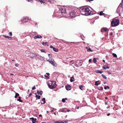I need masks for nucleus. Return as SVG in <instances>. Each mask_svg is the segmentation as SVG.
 Segmentation results:
<instances>
[{
    "label": "nucleus",
    "mask_w": 123,
    "mask_h": 123,
    "mask_svg": "<svg viewBox=\"0 0 123 123\" xmlns=\"http://www.w3.org/2000/svg\"><path fill=\"white\" fill-rule=\"evenodd\" d=\"M80 11L81 14L85 15H90L91 12V11L88 7L82 8L80 9Z\"/></svg>",
    "instance_id": "obj_1"
},
{
    "label": "nucleus",
    "mask_w": 123,
    "mask_h": 123,
    "mask_svg": "<svg viewBox=\"0 0 123 123\" xmlns=\"http://www.w3.org/2000/svg\"><path fill=\"white\" fill-rule=\"evenodd\" d=\"M119 21L118 19H114L111 22V26L112 27L116 26L119 25Z\"/></svg>",
    "instance_id": "obj_2"
},
{
    "label": "nucleus",
    "mask_w": 123,
    "mask_h": 123,
    "mask_svg": "<svg viewBox=\"0 0 123 123\" xmlns=\"http://www.w3.org/2000/svg\"><path fill=\"white\" fill-rule=\"evenodd\" d=\"M48 84L49 87L51 89H53L55 88L56 85L54 82H52L51 81H49L48 82Z\"/></svg>",
    "instance_id": "obj_3"
},
{
    "label": "nucleus",
    "mask_w": 123,
    "mask_h": 123,
    "mask_svg": "<svg viewBox=\"0 0 123 123\" xmlns=\"http://www.w3.org/2000/svg\"><path fill=\"white\" fill-rule=\"evenodd\" d=\"M49 57V58L50 59L48 60L47 61L49 62L52 65L55 66H56V64L55 62V61H54V60L52 59L51 57V55L50 54H48Z\"/></svg>",
    "instance_id": "obj_4"
},
{
    "label": "nucleus",
    "mask_w": 123,
    "mask_h": 123,
    "mask_svg": "<svg viewBox=\"0 0 123 123\" xmlns=\"http://www.w3.org/2000/svg\"><path fill=\"white\" fill-rule=\"evenodd\" d=\"M25 53L26 55L30 54L29 55H28V56L32 58L36 56V55L35 54L33 53H31L28 51H26L25 52Z\"/></svg>",
    "instance_id": "obj_5"
},
{
    "label": "nucleus",
    "mask_w": 123,
    "mask_h": 123,
    "mask_svg": "<svg viewBox=\"0 0 123 123\" xmlns=\"http://www.w3.org/2000/svg\"><path fill=\"white\" fill-rule=\"evenodd\" d=\"M76 13V12L74 11H72L70 13V17L71 18L74 17L75 16Z\"/></svg>",
    "instance_id": "obj_6"
},
{
    "label": "nucleus",
    "mask_w": 123,
    "mask_h": 123,
    "mask_svg": "<svg viewBox=\"0 0 123 123\" xmlns=\"http://www.w3.org/2000/svg\"><path fill=\"white\" fill-rule=\"evenodd\" d=\"M59 12L62 13H65L66 12V10L65 9L60 7L59 8Z\"/></svg>",
    "instance_id": "obj_7"
},
{
    "label": "nucleus",
    "mask_w": 123,
    "mask_h": 123,
    "mask_svg": "<svg viewBox=\"0 0 123 123\" xmlns=\"http://www.w3.org/2000/svg\"><path fill=\"white\" fill-rule=\"evenodd\" d=\"M65 87L66 89L68 90H70L71 89V86L69 85H68L67 86H66Z\"/></svg>",
    "instance_id": "obj_8"
},
{
    "label": "nucleus",
    "mask_w": 123,
    "mask_h": 123,
    "mask_svg": "<svg viewBox=\"0 0 123 123\" xmlns=\"http://www.w3.org/2000/svg\"><path fill=\"white\" fill-rule=\"evenodd\" d=\"M42 36L40 35H37V36H35L34 37V39H36L37 38H42Z\"/></svg>",
    "instance_id": "obj_9"
},
{
    "label": "nucleus",
    "mask_w": 123,
    "mask_h": 123,
    "mask_svg": "<svg viewBox=\"0 0 123 123\" xmlns=\"http://www.w3.org/2000/svg\"><path fill=\"white\" fill-rule=\"evenodd\" d=\"M108 29L106 28H102L101 30V31L102 32H103L104 31H106L108 30Z\"/></svg>",
    "instance_id": "obj_10"
},
{
    "label": "nucleus",
    "mask_w": 123,
    "mask_h": 123,
    "mask_svg": "<svg viewBox=\"0 0 123 123\" xmlns=\"http://www.w3.org/2000/svg\"><path fill=\"white\" fill-rule=\"evenodd\" d=\"M28 18H27V17H25V18H24L23 20V21H23V22H26V21H27V20H28Z\"/></svg>",
    "instance_id": "obj_11"
},
{
    "label": "nucleus",
    "mask_w": 123,
    "mask_h": 123,
    "mask_svg": "<svg viewBox=\"0 0 123 123\" xmlns=\"http://www.w3.org/2000/svg\"><path fill=\"white\" fill-rule=\"evenodd\" d=\"M103 69H106L109 68V67L108 66H104L103 67Z\"/></svg>",
    "instance_id": "obj_12"
},
{
    "label": "nucleus",
    "mask_w": 123,
    "mask_h": 123,
    "mask_svg": "<svg viewBox=\"0 0 123 123\" xmlns=\"http://www.w3.org/2000/svg\"><path fill=\"white\" fill-rule=\"evenodd\" d=\"M74 76L73 75L72 77H71V79H70V81L71 82H72L74 81Z\"/></svg>",
    "instance_id": "obj_13"
},
{
    "label": "nucleus",
    "mask_w": 123,
    "mask_h": 123,
    "mask_svg": "<svg viewBox=\"0 0 123 123\" xmlns=\"http://www.w3.org/2000/svg\"><path fill=\"white\" fill-rule=\"evenodd\" d=\"M68 121L66 120L65 121H61V123H67L68 122Z\"/></svg>",
    "instance_id": "obj_14"
},
{
    "label": "nucleus",
    "mask_w": 123,
    "mask_h": 123,
    "mask_svg": "<svg viewBox=\"0 0 123 123\" xmlns=\"http://www.w3.org/2000/svg\"><path fill=\"white\" fill-rule=\"evenodd\" d=\"M17 100L21 102H23L22 100L21 99V97H18V99H17Z\"/></svg>",
    "instance_id": "obj_15"
},
{
    "label": "nucleus",
    "mask_w": 123,
    "mask_h": 123,
    "mask_svg": "<svg viewBox=\"0 0 123 123\" xmlns=\"http://www.w3.org/2000/svg\"><path fill=\"white\" fill-rule=\"evenodd\" d=\"M99 80L96 81L95 82V85L96 86H98L100 84L99 83H98V82H99Z\"/></svg>",
    "instance_id": "obj_16"
},
{
    "label": "nucleus",
    "mask_w": 123,
    "mask_h": 123,
    "mask_svg": "<svg viewBox=\"0 0 123 123\" xmlns=\"http://www.w3.org/2000/svg\"><path fill=\"white\" fill-rule=\"evenodd\" d=\"M53 50L54 51L56 52H57L58 51V50L55 48H53Z\"/></svg>",
    "instance_id": "obj_17"
},
{
    "label": "nucleus",
    "mask_w": 123,
    "mask_h": 123,
    "mask_svg": "<svg viewBox=\"0 0 123 123\" xmlns=\"http://www.w3.org/2000/svg\"><path fill=\"white\" fill-rule=\"evenodd\" d=\"M40 2H41V3H43L44 5L46 4V3L43 1V0H38Z\"/></svg>",
    "instance_id": "obj_18"
},
{
    "label": "nucleus",
    "mask_w": 123,
    "mask_h": 123,
    "mask_svg": "<svg viewBox=\"0 0 123 123\" xmlns=\"http://www.w3.org/2000/svg\"><path fill=\"white\" fill-rule=\"evenodd\" d=\"M112 55L115 58H117V55L116 54L113 53L112 54Z\"/></svg>",
    "instance_id": "obj_19"
},
{
    "label": "nucleus",
    "mask_w": 123,
    "mask_h": 123,
    "mask_svg": "<svg viewBox=\"0 0 123 123\" xmlns=\"http://www.w3.org/2000/svg\"><path fill=\"white\" fill-rule=\"evenodd\" d=\"M103 12L102 11L100 12L99 14V15L101 16L103 15H104L105 14L104 13H103Z\"/></svg>",
    "instance_id": "obj_20"
},
{
    "label": "nucleus",
    "mask_w": 123,
    "mask_h": 123,
    "mask_svg": "<svg viewBox=\"0 0 123 123\" xmlns=\"http://www.w3.org/2000/svg\"><path fill=\"white\" fill-rule=\"evenodd\" d=\"M19 94L17 93H15V98H16L17 97V96H19Z\"/></svg>",
    "instance_id": "obj_21"
},
{
    "label": "nucleus",
    "mask_w": 123,
    "mask_h": 123,
    "mask_svg": "<svg viewBox=\"0 0 123 123\" xmlns=\"http://www.w3.org/2000/svg\"><path fill=\"white\" fill-rule=\"evenodd\" d=\"M93 62L94 63H96L97 62L95 58H94L93 59Z\"/></svg>",
    "instance_id": "obj_22"
},
{
    "label": "nucleus",
    "mask_w": 123,
    "mask_h": 123,
    "mask_svg": "<svg viewBox=\"0 0 123 123\" xmlns=\"http://www.w3.org/2000/svg\"><path fill=\"white\" fill-rule=\"evenodd\" d=\"M83 85H81V86H79V87L80 89H81V90H83V89H82V88H83Z\"/></svg>",
    "instance_id": "obj_23"
},
{
    "label": "nucleus",
    "mask_w": 123,
    "mask_h": 123,
    "mask_svg": "<svg viewBox=\"0 0 123 123\" xmlns=\"http://www.w3.org/2000/svg\"><path fill=\"white\" fill-rule=\"evenodd\" d=\"M87 51L92 52V50L91 48H89L88 49H87Z\"/></svg>",
    "instance_id": "obj_24"
},
{
    "label": "nucleus",
    "mask_w": 123,
    "mask_h": 123,
    "mask_svg": "<svg viewBox=\"0 0 123 123\" xmlns=\"http://www.w3.org/2000/svg\"><path fill=\"white\" fill-rule=\"evenodd\" d=\"M104 79H106L107 78V77L105 75L103 74H102V75Z\"/></svg>",
    "instance_id": "obj_25"
},
{
    "label": "nucleus",
    "mask_w": 123,
    "mask_h": 123,
    "mask_svg": "<svg viewBox=\"0 0 123 123\" xmlns=\"http://www.w3.org/2000/svg\"><path fill=\"white\" fill-rule=\"evenodd\" d=\"M42 101H43V104H44L45 103V98H43L42 99Z\"/></svg>",
    "instance_id": "obj_26"
},
{
    "label": "nucleus",
    "mask_w": 123,
    "mask_h": 123,
    "mask_svg": "<svg viewBox=\"0 0 123 123\" xmlns=\"http://www.w3.org/2000/svg\"><path fill=\"white\" fill-rule=\"evenodd\" d=\"M36 98H38V99H39L40 97V96L38 95H36Z\"/></svg>",
    "instance_id": "obj_27"
},
{
    "label": "nucleus",
    "mask_w": 123,
    "mask_h": 123,
    "mask_svg": "<svg viewBox=\"0 0 123 123\" xmlns=\"http://www.w3.org/2000/svg\"><path fill=\"white\" fill-rule=\"evenodd\" d=\"M103 72V71H99V70H98L97 71V73H100V74H101V73H102Z\"/></svg>",
    "instance_id": "obj_28"
},
{
    "label": "nucleus",
    "mask_w": 123,
    "mask_h": 123,
    "mask_svg": "<svg viewBox=\"0 0 123 123\" xmlns=\"http://www.w3.org/2000/svg\"><path fill=\"white\" fill-rule=\"evenodd\" d=\"M47 42H45L42 43V44L43 45H45L47 44Z\"/></svg>",
    "instance_id": "obj_29"
},
{
    "label": "nucleus",
    "mask_w": 123,
    "mask_h": 123,
    "mask_svg": "<svg viewBox=\"0 0 123 123\" xmlns=\"http://www.w3.org/2000/svg\"><path fill=\"white\" fill-rule=\"evenodd\" d=\"M121 4V7L123 9V0H122Z\"/></svg>",
    "instance_id": "obj_30"
},
{
    "label": "nucleus",
    "mask_w": 123,
    "mask_h": 123,
    "mask_svg": "<svg viewBox=\"0 0 123 123\" xmlns=\"http://www.w3.org/2000/svg\"><path fill=\"white\" fill-rule=\"evenodd\" d=\"M36 118H35V119L32 120V122L33 123H35V122H36Z\"/></svg>",
    "instance_id": "obj_31"
},
{
    "label": "nucleus",
    "mask_w": 123,
    "mask_h": 123,
    "mask_svg": "<svg viewBox=\"0 0 123 123\" xmlns=\"http://www.w3.org/2000/svg\"><path fill=\"white\" fill-rule=\"evenodd\" d=\"M80 36L82 38V39L83 40V38H84V37L83 36V35H80Z\"/></svg>",
    "instance_id": "obj_32"
},
{
    "label": "nucleus",
    "mask_w": 123,
    "mask_h": 123,
    "mask_svg": "<svg viewBox=\"0 0 123 123\" xmlns=\"http://www.w3.org/2000/svg\"><path fill=\"white\" fill-rule=\"evenodd\" d=\"M62 101L63 102H65L66 101V100H65V99L64 98H63L62 99Z\"/></svg>",
    "instance_id": "obj_33"
},
{
    "label": "nucleus",
    "mask_w": 123,
    "mask_h": 123,
    "mask_svg": "<svg viewBox=\"0 0 123 123\" xmlns=\"http://www.w3.org/2000/svg\"><path fill=\"white\" fill-rule=\"evenodd\" d=\"M41 52H45V50L43 49H41Z\"/></svg>",
    "instance_id": "obj_34"
},
{
    "label": "nucleus",
    "mask_w": 123,
    "mask_h": 123,
    "mask_svg": "<svg viewBox=\"0 0 123 123\" xmlns=\"http://www.w3.org/2000/svg\"><path fill=\"white\" fill-rule=\"evenodd\" d=\"M55 123H61V121H57L55 122Z\"/></svg>",
    "instance_id": "obj_35"
},
{
    "label": "nucleus",
    "mask_w": 123,
    "mask_h": 123,
    "mask_svg": "<svg viewBox=\"0 0 123 123\" xmlns=\"http://www.w3.org/2000/svg\"><path fill=\"white\" fill-rule=\"evenodd\" d=\"M3 37H5V38H8V36H5V35H3Z\"/></svg>",
    "instance_id": "obj_36"
},
{
    "label": "nucleus",
    "mask_w": 123,
    "mask_h": 123,
    "mask_svg": "<svg viewBox=\"0 0 123 123\" xmlns=\"http://www.w3.org/2000/svg\"><path fill=\"white\" fill-rule=\"evenodd\" d=\"M12 37H8V39L10 40H11L12 39Z\"/></svg>",
    "instance_id": "obj_37"
},
{
    "label": "nucleus",
    "mask_w": 123,
    "mask_h": 123,
    "mask_svg": "<svg viewBox=\"0 0 123 123\" xmlns=\"http://www.w3.org/2000/svg\"><path fill=\"white\" fill-rule=\"evenodd\" d=\"M43 93V92L42 91H41L39 92V94L40 95H41Z\"/></svg>",
    "instance_id": "obj_38"
},
{
    "label": "nucleus",
    "mask_w": 123,
    "mask_h": 123,
    "mask_svg": "<svg viewBox=\"0 0 123 123\" xmlns=\"http://www.w3.org/2000/svg\"><path fill=\"white\" fill-rule=\"evenodd\" d=\"M35 89V86H34V87H33L32 88V89L33 90H34Z\"/></svg>",
    "instance_id": "obj_39"
},
{
    "label": "nucleus",
    "mask_w": 123,
    "mask_h": 123,
    "mask_svg": "<svg viewBox=\"0 0 123 123\" xmlns=\"http://www.w3.org/2000/svg\"><path fill=\"white\" fill-rule=\"evenodd\" d=\"M9 34L10 36H12V33L11 32H10L9 33Z\"/></svg>",
    "instance_id": "obj_40"
},
{
    "label": "nucleus",
    "mask_w": 123,
    "mask_h": 123,
    "mask_svg": "<svg viewBox=\"0 0 123 123\" xmlns=\"http://www.w3.org/2000/svg\"><path fill=\"white\" fill-rule=\"evenodd\" d=\"M92 61V59H89V62H91Z\"/></svg>",
    "instance_id": "obj_41"
},
{
    "label": "nucleus",
    "mask_w": 123,
    "mask_h": 123,
    "mask_svg": "<svg viewBox=\"0 0 123 123\" xmlns=\"http://www.w3.org/2000/svg\"><path fill=\"white\" fill-rule=\"evenodd\" d=\"M18 64H15V66L16 67H18Z\"/></svg>",
    "instance_id": "obj_42"
},
{
    "label": "nucleus",
    "mask_w": 123,
    "mask_h": 123,
    "mask_svg": "<svg viewBox=\"0 0 123 123\" xmlns=\"http://www.w3.org/2000/svg\"><path fill=\"white\" fill-rule=\"evenodd\" d=\"M79 64L80 66H81V65H82V63H81V62H80Z\"/></svg>",
    "instance_id": "obj_43"
},
{
    "label": "nucleus",
    "mask_w": 123,
    "mask_h": 123,
    "mask_svg": "<svg viewBox=\"0 0 123 123\" xmlns=\"http://www.w3.org/2000/svg\"><path fill=\"white\" fill-rule=\"evenodd\" d=\"M50 48H54L52 45H50Z\"/></svg>",
    "instance_id": "obj_44"
},
{
    "label": "nucleus",
    "mask_w": 123,
    "mask_h": 123,
    "mask_svg": "<svg viewBox=\"0 0 123 123\" xmlns=\"http://www.w3.org/2000/svg\"><path fill=\"white\" fill-rule=\"evenodd\" d=\"M46 74L48 76L49 75V73H46Z\"/></svg>",
    "instance_id": "obj_45"
},
{
    "label": "nucleus",
    "mask_w": 123,
    "mask_h": 123,
    "mask_svg": "<svg viewBox=\"0 0 123 123\" xmlns=\"http://www.w3.org/2000/svg\"><path fill=\"white\" fill-rule=\"evenodd\" d=\"M37 93L38 94H39V92L38 91H37Z\"/></svg>",
    "instance_id": "obj_46"
},
{
    "label": "nucleus",
    "mask_w": 123,
    "mask_h": 123,
    "mask_svg": "<svg viewBox=\"0 0 123 123\" xmlns=\"http://www.w3.org/2000/svg\"><path fill=\"white\" fill-rule=\"evenodd\" d=\"M30 119H32V120H34V119H34V118L33 117H32V118H30Z\"/></svg>",
    "instance_id": "obj_47"
},
{
    "label": "nucleus",
    "mask_w": 123,
    "mask_h": 123,
    "mask_svg": "<svg viewBox=\"0 0 123 123\" xmlns=\"http://www.w3.org/2000/svg\"><path fill=\"white\" fill-rule=\"evenodd\" d=\"M32 95V93H31L29 94V97L30 96Z\"/></svg>",
    "instance_id": "obj_48"
},
{
    "label": "nucleus",
    "mask_w": 123,
    "mask_h": 123,
    "mask_svg": "<svg viewBox=\"0 0 123 123\" xmlns=\"http://www.w3.org/2000/svg\"><path fill=\"white\" fill-rule=\"evenodd\" d=\"M88 1L90 2V1H92L93 0H87Z\"/></svg>",
    "instance_id": "obj_49"
},
{
    "label": "nucleus",
    "mask_w": 123,
    "mask_h": 123,
    "mask_svg": "<svg viewBox=\"0 0 123 123\" xmlns=\"http://www.w3.org/2000/svg\"><path fill=\"white\" fill-rule=\"evenodd\" d=\"M113 35V33L112 32H111L110 34V35Z\"/></svg>",
    "instance_id": "obj_50"
},
{
    "label": "nucleus",
    "mask_w": 123,
    "mask_h": 123,
    "mask_svg": "<svg viewBox=\"0 0 123 123\" xmlns=\"http://www.w3.org/2000/svg\"><path fill=\"white\" fill-rule=\"evenodd\" d=\"M101 90H102L103 89V88L102 87H101Z\"/></svg>",
    "instance_id": "obj_51"
},
{
    "label": "nucleus",
    "mask_w": 123,
    "mask_h": 123,
    "mask_svg": "<svg viewBox=\"0 0 123 123\" xmlns=\"http://www.w3.org/2000/svg\"><path fill=\"white\" fill-rule=\"evenodd\" d=\"M104 88L105 89H107V87H106V86H105L104 87Z\"/></svg>",
    "instance_id": "obj_52"
},
{
    "label": "nucleus",
    "mask_w": 123,
    "mask_h": 123,
    "mask_svg": "<svg viewBox=\"0 0 123 123\" xmlns=\"http://www.w3.org/2000/svg\"><path fill=\"white\" fill-rule=\"evenodd\" d=\"M110 115V113H108V114H107V115L108 116H109Z\"/></svg>",
    "instance_id": "obj_53"
},
{
    "label": "nucleus",
    "mask_w": 123,
    "mask_h": 123,
    "mask_svg": "<svg viewBox=\"0 0 123 123\" xmlns=\"http://www.w3.org/2000/svg\"><path fill=\"white\" fill-rule=\"evenodd\" d=\"M10 74V75H14L13 74H11V73Z\"/></svg>",
    "instance_id": "obj_54"
},
{
    "label": "nucleus",
    "mask_w": 123,
    "mask_h": 123,
    "mask_svg": "<svg viewBox=\"0 0 123 123\" xmlns=\"http://www.w3.org/2000/svg\"><path fill=\"white\" fill-rule=\"evenodd\" d=\"M106 87H107V88H108V89H109L110 88L108 86H106Z\"/></svg>",
    "instance_id": "obj_55"
},
{
    "label": "nucleus",
    "mask_w": 123,
    "mask_h": 123,
    "mask_svg": "<svg viewBox=\"0 0 123 123\" xmlns=\"http://www.w3.org/2000/svg\"><path fill=\"white\" fill-rule=\"evenodd\" d=\"M42 116V115L41 114L39 115V117H41Z\"/></svg>",
    "instance_id": "obj_56"
},
{
    "label": "nucleus",
    "mask_w": 123,
    "mask_h": 123,
    "mask_svg": "<svg viewBox=\"0 0 123 123\" xmlns=\"http://www.w3.org/2000/svg\"><path fill=\"white\" fill-rule=\"evenodd\" d=\"M54 115H56V112H54Z\"/></svg>",
    "instance_id": "obj_57"
},
{
    "label": "nucleus",
    "mask_w": 123,
    "mask_h": 123,
    "mask_svg": "<svg viewBox=\"0 0 123 123\" xmlns=\"http://www.w3.org/2000/svg\"><path fill=\"white\" fill-rule=\"evenodd\" d=\"M64 99H65V100H67L68 99V98H64Z\"/></svg>",
    "instance_id": "obj_58"
},
{
    "label": "nucleus",
    "mask_w": 123,
    "mask_h": 123,
    "mask_svg": "<svg viewBox=\"0 0 123 123\" xmlns=\"http://www.w3.org/2000/svg\"><path fill=\"white\" fill-rule=\"evenodd\" d=\"M103 61L104 62H105V61L104 60H103Z\"/></svg>",
    "instance_id": "obj_59"
},
{
    "label": "nucleus",
    "mask_w": 123,
    "mask_h": 123,
    "mask_svg": "<svg viewBox=\"0 0 123 123\" xmlns=\"http://www.w3.org/2000/svg\"><path fill=\"white\" fill-rule=\"evenodd\" d=\"M107 98H107V97H105V99H107Z\"/></svg>",
    "instance_id": "obj_60"
},
{
    "label": "nucleus",
    "mask_w": 123,
    "mask_h": 123,
    "mask_svg": "<svg viewBox=\"0 0 123 123\" xmlns=\"http://www.w3.org/2000/svg\"><path fill=\"white\" fill-rule=\"evenodd\" d=\"M73 61V60H72V61H71L70 62H72Z\"/></svg>",
    "instance_id": "obj_61"
},
{
    "label": "nucleus",
    "mask_w": 123,
    "mask_h": 123,
    "mask_svg": "<svg viewBox=\"0 0 123 123\" xmlns=\"http://www.w3.org/2000/svg\"><path fill=\"white\" fill-rule=\"evenodd\" d=\"M105 105H106L107 104V103L106 102H105Z\"/></svg>",
    "instance_id": "obj_62"
},
{
    "label": "nucleus",
    "mask_w": 123,
    "mask_h": 123,
    "mask_svg": "<svg viewBox=\"0 0 123 123\" xmlns=\"http://www.w3.org/2000/svg\"><path fill=\"white\" fill-rule=\"evenodd\" d=\"M46 75H44V77H46Z\"/></svg>",
    "instance_id": "obj_63"
},
{
    "label": "nucleus",
    "mask_w": 123,
    "mask_h": 123,
    "mask_svg": "<svg viewBox=\"0 0 123 123\" xmlns=\"http://www.w3.org/2000/svg\"><path fill=\"white\" fill-rule=\"evenodd\" d=\"M106 82H104L103 83H104V84H106Z\"/></svg>",
    "instance_id": "obj_64"
}]
</instances>
